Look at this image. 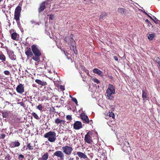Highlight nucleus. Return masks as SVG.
<instances>
[{"label":"nucleus","mask_w":160,"mask_h":160,"mask_svg":"<svg viewBox=\"0 0 160 160\" xmlns=\"http://www.w3.org/2000/svg\"><path fill=\"white\" fill-rule=\"evenodd\" d=\"M115 92V87L113 85L109 84L108 87L106 90L107 98L110 100H112L114 97L112 95Z\"/></svg>","instance_id":"obj_1"},{"label":"nucleus","mask_w":160,"mask_h":160,"mask_svg":"<svg viewBox=\"0 0 160 160\" xmlns=\"http://www.w3.org/2000/svg\"><path fill=\"white\" fill-rule=\"evenodd\" d=\"M56 134L54 131H50L46 133L44 137L48 138V140L50 142H54L56 139Z\"/></svg>","instance_id":"obj_2"},{"label":"nucleus","mask_w":160,"mask_h":160,"mask_svg":"<svg viewBox=\"0 0 160 160\" xmlns=\"http://www.w3.org/2000/svg\"><path fill=\"white\" fill-rule=\"evenodd\" d=\"M62 150L64 154L66 155L69 156L72 153L73 148L70 146L65 145L62 147Z\"/></svg>","instance_id":"obj_3"},{"label":"nucleus","mask_w":160,"mask_h":160,"mask_svg":"<svg viewBox=\"0 0 160 160\" xmlns=\"http://www.w3.org/2000/svg\"><path fill=\"white\" fill-rule=\"evenodd\" d=\"M92 132L91 131L88 132L85 135L84 137V142L88 144H92L93 142L92 136Z\"/></svg>","instance_id":"obj_4"},{"label":"nucleus","mask_w":160,"mask_h":160,"mask_svg":"<svg viewBox=\"0 0 160 160\" xmlns=\"http://www.w3.org/2000/svg\"><path fill=\"white\" fill-rule=\"evenodd\" d=\"M71 36H72V37L69 38L68 37H65L64 39L65 42L68 43L70 46H69L70 47L74 46L75 43V41L72 37L73 35L71 34Z\"/></svg>","instance_id":"obj_5"},{"label":"nucleus","mask_w":160,"mask_h":160,"mask_svg":"<svg viewBox=\"0 0 160 160\" xmlns=\"http://www.w3.org/2000/svg\"><path fill=\"white\" fill-rule=\"evenodd\" d=\"M20 16V6L18 5L16 8L14 14V18L17 22L19 21Z\"/></svg>","instance_id":"obj_6"},{"label":"nucleus","mask_w":160,"mask_h":160,"mask_svg":"<svg viewBox=\"0 0 160 160\" xmlns=\"http://www.w3.org/2000/svg\"><path fill=\"white\" fill-rule=\"evenodd\" d=\"M49 1H46L41 3L40 6L38 9V12H40L43 11L49 4Z\"/></svg>","instance_id":"obj_7"},{"label":"nucleus","mask_w":160,"mask_h":160,"mask_svg":"<svg viewBox=\"0 0 160 160\" xmlns=\"http://www.w3.org/2000/svg\"><path fill=\"white\" fill-rule=\"evenodd\" d=\"M31 48L35 55H41V52L36 45H32L31 46Z\"/></svg>","instance_id":"obj_8"},{"label":"nucleus","mask_w":160,"mask_h":160,"mask_svg":"<svg viewBox=\"0 0 160 160\" xmlns=\"http://www.w3.org/2000/svg\"><path fill=\"white\" fill-rule=\"evenodd\" d=\"M35 146V143L33 142H28L27 143V145L26 146H24L23 149V150H26L27 149L29 150H32L34 148Z\"/></svg>","instance_id":"obj_9"},{"label":"nucleus","mask_w":160,"mask_h":160,"mask_svg":"<svg viewBox=\"0 0 160 160\" xmlns=\"http://www.w3.org/2000/svg\"><path fill=\"white\" fill-rule=\"evenodd\" d=\"M80 117L83 123L88 124L89 123V120L88 116L84 113H81L80 115Z\"/></svg>","instance_id":"obj_10"},{"label":"nucleus","mask_w":160,"mask_h":160,"mask_svg":"<svg viewBox=\"0 0 160 160\" xmlns=\"http://www.w3.org/2000/svg\"><path fill=\"white\" fill-rule=\"evenodd\" d=\"M54 156L59 158L60 160H63L64 158V154L63 152L61 151H57L53 154Z\"/></svg>","instance_id":"obj_11"},{"label":"nucleus","mask_w":160,"mask_h":160,"mask_svg":"<svg viewBox=\"0 0 160 160\" xmlns=\"http://www.w3.org/2000/svg\"><path fill=\"white\" fill-rule=\"evenodd\" d=\"M73 127L75 130H79L82 128V123L80 121H76L73 124Z\"/></svg>","instance_id":"obj_12"},{"label":"nucleus","mask_w":160,"mask_h":160,"mask_svg":"<svg viewBox=\"0 0 160 160\" xmlns=\"http://www.w3.org/2000/svg\"><path fill=\"white\" fill-rule=\"evenodd\" d=\"M7 53L9 58L12 60H15L16 59V56L14 55L13 51L8 50H7Z\"/></svg>","instance_id":"obj_13"},{"label":"nucleus","mask_w":160,"mask_h":160,"mask_svg":"<svg viewBox=\"0 0 160 160\" xmlns=\"http://www.w3.org/2000/svg\"><path fill=\"white\" fill-rule=\"evenodd\" d=\"M35 82L38 84L39 85L41 86V87L42 86H45L48 84L46 82L42 81L38 79H36L35 80Z\"/></svg>","instance_id":"obj_14"},{"label":"nucleus","mask_w":160,"mask_h":160,"mask_svg":"<svg viewBox=\"0 0 160 160\" xmlns=\"http://www.w3.org/2000/svg\"><path fill=\"white\" fill-rule=\"evenodd\" d=\"M77 154L79 157L80 158H82L84 159H86L88 158L87 156L84 153L79 151L77 152Z\"/></svg>","instance_id":"obj_15"},{"label":"nucleus","mask_w":160,"mask_h":160,"mask_svg":"<svg viewBox=\"0 0 160 160\" xmlns=\"http://www.w3.org/2000/svg\"><path fill=\"white\" fill-rule=\"evenodd\" d=\"M55 123L57 125L60 124V125L62 124L64 125L65 123V121L62 120H61L59 118H57L55 120Z\"/></svg>","instance_id":"obj_16"},{"label":"nucleus","mask_w":160,"mask_h":160,"mask_svg":"<svg viewBox=\"0 0 160 160\" xmlns=\"http://www.w3.org/2000/svg\"><path fill=\"white\" fill-rule=\"evenodd\" d=\"M93 72L101 76L103 75L102 72L98 68H94L93 70Z\"/></svg>","instance_id":"obj_17"},{"label":"nucleus","mask_w":160,"mask_h":160,"mask_svg":"<svg viewBox=\"0 0 160 160\" xmlns=\"http://www.w3.org/2000/svg\"><path fill=\"white\" fill-rule=\"evenodd\" d=\"M20 145L19 142L18 141H15L14 142H12L10 144V146L12 148H14L15 147L19 146Z\"/></svg>","instance_id":"obj_18"},{"label":"nucleus","mask_w":160,"mask_h":160,"mask_svg":"<svg viewBox=\"0 0 160 160\" xmlns=\"http://www.w3.org/2000/svg\"><path fill=\"white\" fill-rule=\"evenodd\" d=\"M49 155L46 152L44 153L41 158H38V160H47L48 158Z\"/></svg>","instance_id":"obj_19"},{"label":"nucleus","mask_w":160,"mask_h":160,"mask_svg":"<svg viewBox=\"0 0 160 160\" xmlns=\"http://www.w3.org/2000/svg\"><path fill=\"white\" fill-rule=\"evenodd\" d=\"M25 54L28 57H32L33 55V53L31 52L30 48H29L27 49V51L25 52Z\"/></svg>","instance_id":"obj_20"},{"label":"nucleus","mask_w":160,"mask_h":160,"mask_svg":"<svg viewBox=\"0 0 160 160\" xmlns=\"http://www.w3.org/2000/svg\"><path fill=\"white\" fill-rule=\"evenodd\" d=\"M10 112L8 111H2V114L3 118H7Z\"/></svg>","instance_id":"obj_21"},{"label":"nucleus","mask_w":160,"mask_h":160,"mask_svg":"<svg viewBox=\"0 0 160 160\" xmlns=\"http://www.w3.org/2000/svg\"><path fill=\"white\" fill-rule=\"evenodd\" d=\"M118 12L121 14H125L126 12V10L123 8H118Z\"/></svg>","instance_id":"obj_22"},{"label":"nucleus","mask_w":160,"mask_h":160,"mask_svg":"<svg viewBox=\"0 0 160 160\" xmlns=\"http://www.w3.org/2000/svg\"><path fill=\"white\" fill-rule=\"evenodd\" d=\"M142 98L143 100H147V94L146 92L144 90L142 91Z\"/></svg>","instance_id":"obj_23"},{"label":"nucleus","mask_w":160,"mask_h":160,"mask_svg":"<svg viewBox=\"0 0 160 160\" xmlns=\"http://www.w3.org/2000/svg\"><path fill=\"white\" fill-rule=\"evenodd\" d=\"M27 100H26V101H24V102H21V106L23 107V110L25 111L26 109L27 108Z\"/></svg>","instance_id":"obj_24"},{"label":"nucleus","mask_w":160,"mask_h":160,"mask_svg":"<svg viewBox=\"0 0 160 160\" xmlns=\"http://www.w3.org/2000/svg\"><path fill=\"white\" fill-rule=\"evenodd\" d=\"M41 55H39L38 56L35 55V56H33H33H32V59L35 61L39 62L40 60L39 57Z\"/></svg>","instance_id":"obj_25"},{"label":"nucleus","mask_w":160,"mask_h":160,"mask_svg":"<svg viewBox=\"0 0 160 160\" xmlns=\"http://www.w3.org/2000/svg\"><path fill=\"white\" fill-rule=\"evenodd\" d=\"M69 47L70 48L71 50H73L75 54H77L78 53V51L76 49V47H75L74 45L71 47L69 46Z\"/></svg>","instance_id":"obj_26"},{"label":"nucleus","mask_w":160,"mask_h":160,"mask_svg":"<svg viewBox=\"0 0 160 160\" xmlns=\"http://www.w3.org/2000/svg\"><path fill=\"white\" fill-rule=\"evenodd\" d=\"M154 37V35L153 34H149L148 36V38L150 40H152L153 39Z\"/></svg>","instance_id":"obj_27"},{"label":"nucleus","mask_w":160,"mask_h":160,"mask_svg":"<svg viewBox=\"0 0 160 160\" xmlns=\"http://www.w3.org/2000/svg\"><path fill=\"white\" fill-rule=\"evenodd\" d=\"M107 115L109 117H112L113 119L115 118L114 114L112 112H108L107 113Z\"/></svg>","instance_id":"obj_28"},{"label":"nucleus","mask_w":160,"mask_h":160,"mask_svg":"<svg viewBox=\"0 0 160 160\" xmlns=\"http://www.w3.org/2000/svg\"><path fill=\"white\" fill-rule=\"evenodd\" d=\"M127 139H125L124 142V145L126 146L127 147H130V144L129 143V142L127 141Z\"/></svg>","instance_id":"obj_29"},{"label":"nucleus","mask_w":160,"mask_h":160,"mask_svg":"<svg viewBox=\"0 0 160 160\" xmlns=\"http://www.w3.org/2000/svg\"><path fill=\"white\" fill-rule=\"evenodd\" d=\"M0 60L2 61V62H4L6 61V57L4 55L0 54Z\"/></svg>","instance_id":"obj_30"},{"label":"nucleus","mask_w":160,"mask_h":160,"mask_svg":"<svg viewBox=\"0 0 160 160\" xmlns=\"http://www.w3.org/2000/svg\"><path fill=\"white\" fill-rule=\"evenodd\" d=\"M17 33L16 32L13 33L11 35L12 38L13 40H16L17 37Z\"/></svg>","instance_id":"obj_31"},{"label":"nucleus","mask_w":160,"mask_h":160,"mask_svg":"<svg viewBox=\"0 0 160 160\" xmlns=\"http://www.w3.org/2000/svg\"><path fill=\"white\" fill-rule=\"evenodd\" d=\"M32 116L36 119L38 120L39 117L37 115V114L34 112H33L32 113Z\"/></svg>","instance_id":"obj_32"},{"label":"nucleus","mask_w":160,"mask_h":160,"mask_svg":"<svg viewBox=\"0 0 160 160\" xmlns=\"http://www.w3.org/2000/svg\"><path fill=\"white\" fill-rule=\"evenodd\" d=\"M107 14L106 12L102 13L100 16L99 19H102L103 18V17L107 16Z\"/></svg>","instance_id":"obj_33"},{"label":"nucleus","mask_w":160,"mask_h":160,"mask_svg":"<svg viewBox=\"0 0 160 160\" xmlns=\"http://www.w3.org/2000/svg\"><path fill=\"white\" fill-rule=\"evenodd\" d=\"M37 108H38L39 110L40 111H41L42 110V109L43 108V107L42 106V104H39L37 106H36Z\"/></svg>","instance_id":"obj_34"},{"label":"nucleus","mask_w":160,"mask_h":160,"mask_svg":"<svg viewBox=\"0 0 160 160\" xmlns=\"http://www.w3.org/2000/svg\"><path fill=\"white\" fill-rule=\"evenodd\" d=\"M145 22H146L148 24V25L149 27L152 26V27L153 26L151 23L149 21V20L148 19H147L145 20Z\"/></svg>","instance_id":"obj_35"},{"label":"nucleus","mask_w":160,"mask_h":160,"mask_svg":"<svg viewBox=\"0 0 160 160\" xmlns=\"http://www.w3.org/2000/svg\"><path fill=\"white\" fill-rule=\"evenodd\" d=\"M101 154L102 156L104 157V158H107L106 157V152L105 150H103Z\"/></svg>","instance_id":"obj_36"},{"label":"nucleus","mask_w":160,"mask_h":160,"mask_svg":"<svg viewBox=\"0 0 160 160\" xmlns=\"http://www.w3.org/2000/svg\"><path fill=\"white\" fill-rule=\"evenodd\" d=\"M71 98H72V100L77 105H78V101L75 98H73L72 97H71Z\"/></svg>","instance_id":"obj_37"},{"label":"nucleus","mask_w":160,"mask_h":160,"mask_svg":"<svg viewBox=\"0 0 160 160\" xmlns=\"http://www.w3.org/2000/svg\"><path fill=\"white\" fill-rule=\"evenodd\" d=\"M156 62L158 63V64L160 63V59L158 57H155V58Z\"/></svg>","instance_id":"obj_38"},{"label":"nucleus","mask_w":160,"mask_h":160,"mask_svg":"<svg viewBox=\"0 0 160 160\" xmlns=\"http://www.w3.org/2000/svg\"><path fill=\"white\" fill-rule=\"evenodd\" d=\"M24 87L23 85L21 84V93H22L24 92Z\"/></svg>","instance_id":"obj_39"},{"label":"nucleus","mask_w":160,"mask_h":160,"mask_svg":"<svg viewBox=\"0 0 160 160\" xmlns=\"http://www.w3.org/2000/svg\"><path fill=\"white\" fill-rule=\"evenodd\" d=\"M84 2L85 3L89 4L92 3L91 0H84Z\"/></svg>","instance_id":"obj_40"},{"label":"nucleus","mask_w":160,"mask_h":160,"mask_svg":"<svg viewBox=\"0 0 160 160\" xmlns=\"http://www.w3.org/2000/svg\"><path fill=\"white\" fill-rule=\"evenodd\" d=\"M93 81L95 82L97 84L99 83L100 82V81L97 78H94L92 79Z\"/></svg>","instance_id":"obj_41"},{"label":"nucleus","mask_w":160,"mask_h":160,"mask_svg":"<svg viewBox=\"0 0 160 160\" xmlns=\"http://www.w3.org/2000/svg\"><path fill=\"white\" fill-rule=\"evenodd\" d=\"M10 155L9 154H7L5 158V159L6 160H11Z\"/></svg>","instance_id":"obj_42"},{"label":"nucleus","mask_w":160,"mask_h":160,"mask_svg":"<svg viewBox=\"0 0 160 160\" xmlns=\"http://www.w3.org/2000/svg\"><path fill=\"white\" fill-rule=\"evenodd\" d=\"M4 73L5 74L7 75H10V72L8 70L5 71L4 72Z\"/></svg>","instance_id":"obj_43"},{"label":"nucleus","mask_w":160,"mask_h":160,"mask_svg":"<svg viewBox=\"0 0 160 160\" xmlns=\"http://www.w3.org/2000/svg\"><path fill=\"white\" fill-rule=\"evenodd\" d=\"M5 137V135L4 133H2L0 134V138L1 139H4Z\"/></svg>","instance_id":"obj_44"},{"label":"nucleus","mask_w":160,"mask_h":160,"mask_svg":"<svg viewBox=\"0 0 160 160\" xmlns=\"http://www.w3.org/2000/svg\"><path fill=\"white\" fill-rule=\"evenodd\" d=\"M16 90L18 92L20 93V84L18 85L17 88Z\"/></svg>","instance_id":"obj_45"},{"label":"nucleus","mask_w":160,"mask_h":160,"mask_svg":"<svg viewBox=\"0 0 160 160\" xmlns=\"http://www.w3.org/2000/svg\"><path fill=\"white\" fill-rule=\"evenodd\" d=\"M66 118L67 120H71L72 119V118L71 115H68L66 116Z\"/></svg>","instance_id":"obj_46"},{"label":"nucleus","mask_w":160,"mask_h":160,"mask_svg":"<svg viewBox=\"0 0 160 160\" xmlns=\"http://www.w3.org/2000/svg\"><path fill=\"white\" fill-rule=\"evenodd\" d=\"M49 18L51 20H53L54 19V15H53L52 14H51L50 15Z\"/></svg>","instance_id":"obj_47"},{"label":"nucleus","mask_w":160,"mask_h":160,"mask_svg":"<svg viewBox=\"0 0 160 160\" xmlns=\"http://www.w3.org/2000/svg\"><path fill=\"white\" fill-rule=\"evenodd\" d=\"M60 88L62 91H64L65 90L64 87V86L61 85L60 87Z\"/></svg>","instance_id":"obj_48"},{"label":"nucleus","mask_w":160,"mask_h":160,"mask_svg":"<svg viewBox=\"0 0 160 160\" xmlns=\"http://www.w3.org/2000/svg\"><path fill=\"white\" fill-rule=\"evenodd\" d=\"M113 58L116 61H118V58L116 56H114Z\"/></svg>","instance_id":"obj_49"},{"label":"nucleus","mask_w":160,"mask_h":160,"mask_svg":"<svg viewBox=\"0 0 160 160\" xmlns=\"http://www.w3.org/2000/svg\"><path fill=\"white\" fill-rule=\"evenodd\" d=\"M147 15L148 17H149L150 18H151V19H152V20H153V21L155 22L156 23V22H155V21L154 19H152V17L151 16H150L148 14V15Z\"/></svg>","instance_id":"obj_50"},{"label":"nucleus","mask_w":160,"mask_h":160,"mask_svg":"<svg viewBox=\"0 0 160 160\" xmlns=\"http://www.w3.org/2000/svg\"><path fill=\"white\" fill-rule=\"evenodd\" d=\"M108 77L109 78L112 80H113V77L111 75H108Z\"/></svg>","instance_id":"obj_51"},{"label":"nucleus","mask_w":160,"mask_h":160,"mask_svg":"<svg viewBox=\"0 0 160 160\" xmlns=\"http://www.w3.org/2000/svg\"><path fill=\"white\" fill-rule=\"evenodd\" d=\"M82 70L85 71L86 70L85 68V67L84 66H82Z\"/></svg>","instance_id":"obj_52"},{"label":"nucleus","mask_w":160,"mask_h":160,"mask_svg":"<svg viewBox=\"0 0 160 160\" xmlns=\"http://www.w3.org/2000/svg\"><path fill=\"white\" fill-rule=\"evenodd\" d=\"M68 160H74V159L73 158L70 157L68 158Z\"/></svg>","instance_id":"obj_53"},{"label":"nucleus","mask_w":160,"mask_h":160,"mask_svg":"<svg viewBox=\"0 0 160 160\" xmlns=\"http://www.w3.org/2000/svg\"><path fill=\"white\" fill-rule=\"evenodd\" d=\"M85 72L88 75L89 74V72L88 70L86 69V70L85 71Z\"/></svg>","instance_id":"obj_54"},{"label":"nucleus","mask_w":160,"mask_h":160,"mask_svg":"<svg viewBox=\"0 0 160 160\" xmlns=\"http://www.w3.org/2000/svg\"><path fill=\"white\" fill-rule=\"evenodd\" d=\"M89 122L90 124L91 125L93 123L92 120H89Z\"/></svg>","instance_id":"obj_55"},{"label":"nucleus","mask_w":160,"mask_h":160,"mask_svg":"<svg viewBox=\"0 0 160 160\" xmlns=\"http://www.w3.org/2000/svg\"><path fill=\"white\" fill-rule=\"evenodd\" d=\"M21 158H22L21 159H22L24 158V156H23V155L22 154H21Z\"/></svg>","instance_id":"obj_56"},{"label":"nucleus","mask_w":160,"mask_h":160,"mask_svg":"<svg viewBox=\"0 0 160 160\" xmlns=\"http://www.w3.org/2000/svg\"><path fill=\"white\" fill-rule=\"evenodd\" d=\"M144 13H145L146 15H148V14L146 13L144 11L142 12Z\"/></svg>","instance_id":"obj_57"},{"label":"nucleus","mask_w":160,"mask_h":160,"mask_svg":"<svg viewBox=\"0 0 160 160\" xmlns=\"http://www.w3.org/2000/svg\"><path fill=\"white\" fill-rule=\"evenodd\" d=\"M72 154H73L74 155H76V152H73L72 153Z\"/></svg>","instance_id":"obj_58"},{"label":"nucleus","mask_w":160,"mask_h":160,"mask_svg":"<svg viewBox=\"0 0 160 160\" xmlns=\"http://www.w3.org/2000/svg\"><path fill=\"white\" fill-rule=\"evenodd\" d=\"M18 158L19 159H20V155H19Z\"/></svg>","instance_id":"obj_59"},{"label":"nucleus","mask_w":160,"mask_h":160,"mask_svg":"<svg viewBox=\"0 0 160 160\" xmlns=\"http://www.w3.org/2000/svg\"><path fill=\"white\" fill-rule=\"evenodd\" d=\"M158 64V65H159V67L160 68V63H159V64Z\"/></svg>","instance_id":"obj_60"},{"label":"nucleus","mask_w":160,"mask_h":160,"mask_svg":"<svg viewBox=\"0 0 160 160\" xmlns=\"http://www.w3.org/2000/svg\"><path fill=\"white\" fill-rule=\"evenodd\" d=\"M2 1H3V0H0V2H2Z\"/></svg>","instance_id":"obj_61"},{"label":"nucleus","mask_w":160,"mask_h":160,"mask_svg":"<svg viewBox=\"0 0 160 160\" xmlns=\"http://www.w3.org/2000/svg\"><path fill=\"white\" fill-rule=\"evenodd\" d=\"M18 27H19L20 25L19 24H18Z\"/></svg>","instance_id":"obj_62"},{"label":"nucleus","mask_w":160,"mask_h":160,"mask_svg":"<svg viewBox=\"0 0 160 160\" xmlns=\"http://www.w3.org/2000/svg\"><path fill=\"white\" fill-rule=\"evenodd\" d=\"M130 1H132V0H130Z\"/></svg>","instance_id":"obj_63"}]
</instances>
